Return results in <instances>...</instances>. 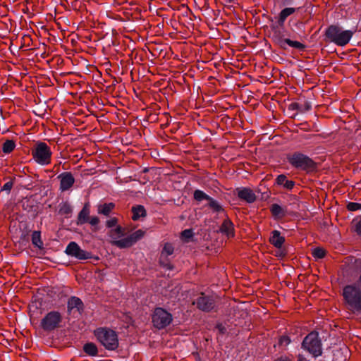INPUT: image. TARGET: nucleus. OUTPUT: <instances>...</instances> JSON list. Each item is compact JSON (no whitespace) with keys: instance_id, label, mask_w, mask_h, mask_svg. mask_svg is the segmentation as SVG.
<instances>
[{"instance_id":"nucleus-26","label":"nucleus","mask_w":361,"mask_h":361,"mask_svg":"<svg viewBox=\"0 0 361 361\" xmlns=\"http://www.w3.org/2000/svg\"><path fill=\"white\" fill-rule=\"evenodd\" d=\"M16 144L14 141L11 140H7L4 142L2 146V151L5 154L11 153L15 148Z\"/></svg>"},{"instance_id":"nucleus-20","label":"nucleus","mask_w":361,"mask_h":361,"mask_svg":"<svg viewBox=\"0 0 361 361\" xmlns=\"http://www.w3.org/2000/svg\"><path fill=\"white\" fill-rule=\"evenodd\" d=\"M286 31L284 27L281 30L276 31L271 35V40L277 46H281V43L286 39Z\"/></svg>"},{"instance_id":"nucleus-43","label":"nucleus","mask_w":361,"mask_h":361,"mask_svg":"<svg viewBox=\"0 0 361 361\" xmlns=\"http://www.w3.org/2000/svg\"><path fill=\"white\" fill-rule=\"evenodd\" d=\"M294 3V0H281V4L283 6H291Z\"/></svg>"},{"instance_id":"nucleus-4","label":"nucleus","mask_w":361,"mask_h":361,"mask_svg":"<svg viewBox=\"0 0 361 361\" xmlns=\"http://www.w3.org/2000/svg\"><path fill=\"white\" fill-rule=\"evenodd\" d=\"M355 32V30H343L338 25H331L324 32V40L339 47H344L349 43Z\"/></svg>"},{"instance_id":"nucleus-17","label":"nucleus","mask_w":361,"mask_h":361,"mask_svg":"<svg viewBox=\"0 0 361 361\" xmlns=\"http://www.w3.org/2000/svg\"><path fill=\"white\" fill-rule=\"evenodd\" d=\"M221 233L226 234L227 237H233L234 235V226L229 219H225L220 228Z\"/></svg>"},{"instance_id":"nucleus-5","label":"nucleus","mask_w":361,"mask_h":361,"mask_svg":"<svg viewBox=\"0 0 361 361\" xmlns=\"http://www.w3.org/2000/svg\"><path fill=\"white\" fill-rule=\"evenodd\" d=\"M97 341L107 350H113L118 346L116 331L107 328H98L94 331Z\"/></svg>"},{"instance_id":"nucleus-34","label":"nucleus","mask_w":361,"mask_h":361,"mask_svg":"<svg viewBox=\"0 0 361 361\" xmlns=\"http://www.w3.org/2000/svg\"><path fill=\"white\" fill-rule=\"evenodd\" d=\"M209 206L216 212H224V209H222L221 205L216 201H214V200L209 198Z\"/></svg>"},{"instance_id":"nucleus-8","label":"nucleus","mask_w":361,"mask_h":361,"mask_svg":"<svg viewBox=\"0 0 361 361\" xmlns=\"http://www.w3.org/2000/svg\"><path fill=\"white\" fill-rule=\"evenodd\" d=\"M173 320L171 314L161 307L154 310L152 314V323L154 327L161 329L169 326Z\"/></svg>"},{"instance_id":"nucleus-23","label":"nucleus","mask_w":361,"mask_h":361,"mask_svg":"<svg viewBox=\"0 0 361 361\" xmlns=\"http://www.w3.org/2000/svg\"><path fill=\"white\" fill-rule=\"evenodd\" d=\"M114 207L115 204L112 202L101 204L98 205L97 212L99 214L108 216Z\"/></svg>"},{"instance_id":"nucleus-47","label":"nucleus","mask_w":361,"mask_h":361,"mask_svg":"<svg viewBox=\"0 0 361 361\" xmlns=\"http://www.w3.org/2000/svg\"><path fill=\"white\" fill-rule=\"evenodd\" d=\"M298 361H307V360L303 355H299Z\"/></svg>"},{"instance_id":"nucleus-44","label":"nucleus","mask_w":361,"mask_h":361,"mask_svg":"<svg viewBox=\"0 0 361 361\" xmlns=\"http://www.w3.org/2000/svg\"><path fill=\"white\" fill-rule=\"evenodd\" d=\"M356 232L358 235H361V220L356 224Z\"/></svg>"},{"instance_id":"nucleus-31","label":"nucleus","mask_w":361,"mask_h":361,"mask_svg":"<svg viewBox=\"0 0 361 361\" xmlns=\"http://www.w3.org/2000/svg\"><path fill=\"white\" fill-rule=\"evenodd\" d=\"M194 198L197 201H202L203 200H207L210 198L204 192L197 190L194 192Z\"/></svg>"},{"instance_id":"nucleus-16","label":"nucleus","mask_w":361,"mask_h":361,"mask_svg":"<svg viewBox=\"0 0 361 361\" xmlns=\"http://www.w3.org/2000/svg\"><path fill=\"white\" fill-rule=\"evenodd\" d=\"M288 47H290L300 51H303L306 48V46L304 44L298 41H294L290 39L286 38L281 43V46H279V47L283 50H286Z\"/></svg>"},{"instance_id":"nucleus-1","label":"nucleus","mask_w":361,"mask_h":361,"mask_svg":"<svg viewBox=\"0 0 361 361\" xmlns=\"http://www.w3.org/2000/svg\"><path fill=\"white\" fill-rule=\"evenodd\" d=\"M125 234L126 228L121 226L110 229L109 235L111 239V244L119 248L130 247L142 239L145 232L142 229H139L127 237L123 238Z\"/></svg>"},{"instance_id":"nucleus-3","label":"nucleus","mask_w":361,"mask_h":361,"mask_svg":"<svg viewBox=\"0 0 361 361\" xmlns=\"http://www.w3.org/2000/svg\"><path fill=\"white\" fill-rule=\"evenodd\" d=\"M287 162L294 169L312 174L318 171V164L309 156L301 152H293L286 155Z\"/></svg>"},{"instance_id":"nucleus-2","label":"nucleus","mask_w":361,"mask_h":361,"mask_svg":"<svg viewBox=\"0 0 361 361\" xmlns=\"http://www.w3.org/2000/svg\"><path fill=\"white\" fill-rule=\"evenodd\" d=\"M343 297L348 310L361 313V274L356 281L343 288Z\"/></svg>"},{"instance_id":"nucleus-14","label":"nucleus","mask_w":361,"mask_h":361,"mask_svg":"<svg viewBox=\"0 0 361 361\" xmlns=\"http://www.w3.org/2000/svg\"><path fill=\"white\" fill-rule=\"evenodd\" d=\"M197 307L203 311H209L214 307L212 299L202 294L196 301Z\"/></svg>"},{"instance_id":"nucleus-22","label":"nucleus","mask_w":361,"mask_h":361,"mask_svg":"<svg viewBox=\"0 0 361 361\" xmlns=\"http://www.w3.org/2000/svg\"><path fill=\"white\" fill-rule=\"evenodd\" d=\"M83 351L85 353L91 357H94L98 355L97 346L94 343H87L83 346Z\"/></svg>"},{"instance_id":"nucleus-41","label":"nucleus","mask_w":361,"mask_h":361,"mask_svg":"<svg viewBox=\"0 0 361 361\" xmlns=\"http://www.w3.org/2000/svg\"><path fill=\"white\" fill-rule=\"evenodd\" d=\"M99 219L97 216H92L89 220V223L92 226H96L99 224Z\"/></svg>"},{"instance_id":"nucleus-45","label":"nucleus","mask_w":361,"mask_h":361,"mask_svg":"<svg viewBox=\"0 0 361 361\" xmlns=\"http://www.w3.org/2000/svg\"><path fill=\"white\" fill-rule=\"evenodd\" d=\"M286 178L285 175L281 174L277 176L275 180H285Z\"/></svg>"},{"instance_id":"nucleus-35","label":"nucleus","mask_w":361,"mask_h":361,"mask_svg":"<svg viewBox=\"0 0 361 361\" xmlns=\"http://www.w3.org/2000/svg\"><path fill=\"white\" fill-rule=\"evenodd\" d=\"M346 207L349 211H352V212L361 210V204L360 203L348 202Z\"/></svg>"},{"instance_id":"nucleus-33","label":"nucleus","mask_w":361,"mask_h":361,"mask_svg":"<svg viewBox=\"0 0 361 361\" xmlns=\"http://www.w3.org/2000/svg\"><path fill=\"white\" fill-rule=\"evenodd\" d=\"M312 256L317 259H322L325 256V251L320 247L314 248L312 250Z\"/></svg>"},{"instance_id":"nucleus-36","label":"nucleus","mask_w":361,"mask_h":361,"mask_svg":"<svg viewBox=\"0 0 361 361\" xmlns=\"http://www.w3.org/2000/svg\"><path fill=\"white\" fill-rule=\"evenodd\" d=\"M117 224H118L117 218L113 217L106 221V227L111 229V228H116V226H119L118 225H117Z\"/></svg>"},{"instance_id":"nucleus-37","label":"nucleus","mask_w":361,"mask_h":361,"mask_svg":"<svg viewBox=\"0 0 361 361\" xmlns=\"http://www.w3.org/2000/svg\"><path fill=\"white\" fill-rule=\"evenodd\" d=\"M290 343V339L287 336H283L279 338V344L281 346H287Z\"/></svg>"},{"instance_id":"nucleus-24","label":"nucleus","mask_w":361,"mask_h":361,"mask_svg":"<svg viewBox=\"0 0 361 361\" xmlns=\"http://www.w3.org/2000/svg\"><path fill=\"white\" fill-rule=\"evenodd\" d=\"M272 215L277 219L285 216L286 210L278 204H273L270 208Z\"/></svg>"},{"instance_id":"nucleus-27","label":"nucleus","mask_w":361,"mask_h":361,"mask_svg":"<svg viewBox=\"0 0 361 361\" xmlns=\"http://www.w3.org/2000/svg\"><path fill=\"white\" fill-rule=\"evenodd\" d=\"M32 242L37 247H42L43 243L40 238V233L38 231H34L32 235Z\"/></svg>"},{"instance_id":"nucleus-19","label":"nucleus","mask_w":361,"mask_h":361,"mask_svg":"<svg viewBox=\"0 0 361 361\" xmlns=\"http://www.w3.org/2000/svg\"><path fill=\"white\" fill-rule=\"evenodd\" d=\"M269 241L274 247L280 248L282 247L285 239L280 235L279 231H274L271 233V236L270 237Z\"/></svg>"},{"instance_id":"nucleus-7","label":"nucleus","mask_w":361,"mask_h":361,"mask_svg":"<svg viewBox=\"0 0 361 361\" xmlns=\"http://www.w3.org/2000/svg\"><path fill=\"white\" fill-rule=\"evenodd\" d=\"M302 348L311 353L314 357L322 355V343L317 332L310 333L302 342Z\"/></svg>"},{"instance_id":"nucleus-10","label":"nucleus","mask_w":361,"mask_h":361,"mask_svg":"<svg viewBox=\"0 0 361 361\" xmlns=\"http://www.w3.org/2000/svg\"><path fill=\"white\" fill-rule=\"evenodd\" d=\"M66 253L78 259H87L91 257V253L80 248L75 242H71L66 248Z\"/></svg>"},{"instance_id":"nucleus-15","label":"nucleus","mask_w":361,"mask_h":361,"mask_svg":"<svg viewBox=\"0 0 361 361\" xmlns=\"http://www.w3.org/2000/svg\"><path fill=\"white\" fill-rule=\"evenodd\" d=\"M312 109V103L309 101H305L303 104L293 102L288 106V110L298 111L300 113H305Z\"/></svg>"},{"instance_id":"nucleus-18","label":"nucleus","mask_w":361,"mask_h":361,"mask_svg":"<svg viewBox=\"0 0 361 361\" xmlns=\"http://www.w3.org/2000/svg\"><path fill=\"white\" fill-rule=\"evenodd\" d=\"M300 8L286 7L281 11L278 17L279 18V24L285 23L288 17L299 10Z\"/></svg>"},{"instance_id":"nucleus-25","label":"nucleus","mask_w":361,"mask_h":361,"mask_svg":"<svg viewBox=\"0 0 361 361\" xmlns=\"http://www.w3.org/2000/svg\"><path fill=\"white\" fill-rule=\"evenodd\" d=\"M133 216L134 221L139 219V218L146 215V211L143 206L138 205L132 208Z\"/></svg>"},{"instance_id":"nucleus-30","label":"nucleus","mask_w":361,"mask_h":361,"mask_svg":"<svg viewBox=\"0 0 361 361\" xmlns=\"http://www.w3.org/2000/svg\"><path fill=\"white\" fill-rule=\"evenodd\" d=\"M72 212V208L68 203H63L59 209V213L68 216Z\"/></svg>"},{"instance_id":"nucleus-6","label":"nucleus","mask_w":361,"mask_h":361,"mask_svg":"<svg viewBox=\"0 0 361 361\" xmlns=\"http://www.w3.org/2000/svg\"><path fill=\"white\" fill-rule=\"evenodd\" d=\"M33 159L40 165H47L51 162L52 152L47 143L37 142L32 149Z\"/></svg>"},{"instance_id":"nucleus-28","label":"nucleus","mask_w":361,"mask_h":361,"mask_svg":"<svg viewBox=\"0 0 361 361\" xmlns=\"http://www.w3.org/2000/svg\"><path fill=\"white\" fill-rule=\"evenodd\" d=\"M58 180H75V178L71 172H63L56 177Z\"/></svg>"},{"instance_id":"nucleus-11","label":"nucleus","mask_w":361,"mask_h":361,"mask_svg":"<svg viewBox=\"0 0 361 361\" xmlns=\"http://www.w3.org/2000/svg\"><path fill=\"white\" fill-rule=\"evenodd\" d=\"M173 250L174 248L172 244L166 243L164 244L163 250L161 252L160 263L167 269H173V266L167 262L166 258L168 256L171 255L173 253Z\"/></svg>"},{"instance_id":"nucleus-21","label":"nucleus","mask_w":361,"mask_h":361,"mask_svg":"<svg viewBox=\"0 0 361 361\" xmlns=\"http://www.w3.org/2000/svg\"><path fill=\"white\" fill-rule=\"evenodd\" d=\"M90 214V209L88 204H85L82 209L80 212L78 219L77 224L81 225L88 221Z\"/></svg>"},{"instance_id":"nucleus-40","label":"nucleus","mask_w":361,"mask_h":361,"mask_svg":"<svg viewBox=\"0 0 361 361\" xmlns=\"http://www.w3.org/2000/svg\"><path fill=\"white\" fill-rule=\"evenodd\" d=\"M74 182H61V189L62 190H68L72 187Z\"/></svg>"},{"instance_id":"nucleus-46","label":"nucleus","mask_w":361,"mask_h":361,"mask_svg":"<svg viewBox=\"0 0 361 361\" xmlns=\"http://www.w3.org/2000/svg\"><path fill=\"white\" fill-rule=\"evenodd\" d=\"M276 361H291L288 357H281L277 359Z\"/></svg>"},{"instance_id":"nucleus-29","label":"nucleus","mask_w":361,"mask_h":361,"mask_svg":"<svg viewBox=\"0 0 361 361\" xmlns=\"http://www.w3.org/2000/svg\"><path fill=\"white\" fill-rule=\"evenodd\" d=\"M277 20L276 22H274V20L271 18V21L272 23L270 25V28L271 30L272 33L275 32L276 31H278L283 28L284 27V23L279 24V18H276Z\"/></svg>"},{"instance_id":"nucleus-13","label":"nucleus","mask_w":361,"mask_h":361,"mask_svg":"<svg viewBox=\"0 0 361 361\" xmlns=\"http://www.w3.org/2000/svg\"><path fill=\"white\" fill-rule=\"evenodd\" d=\"M82 307V302L79 298L71 297L68 301V311L70 314L75 312L80 313Z\"/></svg>"},{"instance_id":"nucleus-12","label":"nucleus","mask_w":361,"mask_h":361,"mask_svg":"<svg viewBox=\"0 0 361 361\" xmlns=\"http://www.w3.org/2000/svg\"><path fill=\"white\" fill-rule=\"evenodd\" d=\"M238 197L247 203H252L256 200V195L252 190L247 188H237Z\"/></svg>"},{"instance_id":"nucleus-9","label":"nucleus","mask_w":361,"mask_h":361,"mask_svg":"<svg viewBox=\"0 0 361 361\" xmlns=\"http://www.w3.org/2000/svg\"><path fill=\"white\" fill-rule=\"evenodd\" d=\"M61 322V314L57 311H51L42 319L41 326L45 331H51L56 329Z\"/></svg>"},{"instance_id":"nucleus-32","label":"nucleus","mask_w":361,"mask_h":361,"mask_svg":"<svg viewBox=\"0 0 361 361\" xmlns=\"http://www.w3.org/2000/svg\"><path fill=\"white\" fill-rule=\"evenodd\" d=\"M35 178H40L39 180H43L44 178H51L54 176V172L44 171L41 173V174H35Z\"/></svg>"},{"instance_id":"nucleus-42","label":"nucleus","mask_w":361,"mask_h":361,"mask_svg":"<svg viewBox=\"0 0 361 361\" xmlns=\"http://www.w3.org/2000/svg\"><path fill=\"white\" fill-rule=\"evenodd\" d=\"M12 187L13 182H6V184L4 185L2 190H6L7 192H9Z\"/></svg>"},{"instance_id":"nucleus-38","label":"nucleus","mask_w":361,"mask_h":361,"mask_svg":"<svg viewBox=\"0 0 361 361\" xmlns=\"http://www.w3.org/2000/svg\"><path fill=\"white\" fill-rule=\"evenodd\" d=\"M192 237V231L190 229H186L181 233V238L185 240H188Z\"/></svg>"},{"instance_id":"nucleus-39","label":"nucleus","mask_w":361,"mask_h":361,"mask_svg":"<svg viewBox=\"0 0 361 361\" xmlns=\"http://www.w3.org/2000/svg\"><path fill=\"white\" fill-rule=\"evenodd\" d=\"M278 185H282L287 190H291L294 186L295 182H276Z\"/></svg>"}]
</instances>
